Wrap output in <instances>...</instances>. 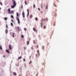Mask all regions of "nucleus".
I'll return each mask as SVG.
<instances>
[{
  "label": "nucleus",
  "instance_id": "obj_1",
  "mask_svg": "<svg viewBox=\"0 0 76 76\" xmlns=\"http://www.w3.org/2000/svg\"><path fill=\"white\" fill-rule=\"evenodd\" d=\"M12 2H13V5L11 6V8L13 9L15 8V7L16 5V1L14 0H12Z\"/></svg>",
  "mask_w": 76,
  "mask_h": 76
},
{
  "label": "nucleus",
  "instance_id": "obj_2",
  "mask_svg": "<svg viewBox=\"0 0 76 76\" xmlns=\"http://www.w3.org/2000/svg\"><path fill=\"white\" fill-rule=\"evenodd\" d=\"M45 19H44L43 20V18H42V20H41V27L42 28V24L43 23L42 22L43 21H45Z\"/></svg>",
  "mask_w": 76,
  "mask_h": 76
},
{
  "label": "nucleus",
  "instance_id": "obj_3",
  "mask_svg": "<svg viewBox=\"0 0 76 76\" xmlns=\"http://www.w3.org/2000/svg\"><path fill=\"white\" fill-rule=\"evenodd\" d=\"M22 15L23 18H25V17L24 12V11L22 12Z\"/></svg>",
  "mask_w": 76,
  "mask_h": 76
},
{
  "label": "nucleus",
  "instance_id": "obj_4",
  "mask_svg": "<svg viewBox=\"0 0 76 76\" xmlns=\"http://www.w3.org/2000/svg\"><path fill=\"white\" fill-rule=\"evenodd\" d=\"M18 18H18V17H17V18H16V19L17 20V21H18V24H20V20Z\"/></svg>",
  "mask_w": 76,
  "mask_h": 76
},
{
  "label": "nucleus",
  "instance_id": "obj_5",
  "mask_svg": "<svg viewBox=\"0 0 76 76\" xmlns=\"http://www.w3.org/2000/svg\"><path fill=\"white\" fill-rule=\"evenodd\" d=\"M27 15L26 17H28L29 15V10H28V9H27Z\"/></svg>",
  "mask_w": 76,
  "mask_h": 76
},
{
  "label": "nucleus",
  "instance_id": "obj_6",
  "mask_svg": "<svg viewBox=\"0 0 76 76\" xmlns=\"http://www.w3.org/2000/svg\"><path fill=\"white\" fill-rule=\"evenodd\" d=\"M8 13H10V8H8Z\"/></svg>",
  "mask_w": 76,
  "mask_h": 76
},
{
  "label": "nucleus",
  "instance_id": "obj_7",
  "mask_svg": "<svg viewBox=\"0 0 76 76\" xmlns=\"http://www.w3.org/2000/svg\"><path fill=\"white\" fill-rule=\"evenodd\" d=\"M33 30L34 31H35V32H37V30H36L35 28H33Z\"/></svg>",
  "mask_w": 76,
  "mask_h": 76
},
{
  "label": "nucleus",
  "instance_id": "obj_8",
  "mask_svg": "<svg viewBox=\"0 0 76 76\" xmlns=\"http://www.w3.org/2000/svg\"><path fill=\"white\" fill-rule=\"evenodd\" d=\"M17 28L18 29V31H20V27H18V26Z\"/></svg>",
  "mask_w": 76,
  "mask_h": 76
},
{
  "label": "nucleus",
  "instance_id": "obj_9",
  "mask_svg": "<svg viewBox=\"0 0 76 76\" xmlns=\"http://www.w3.org/2000/svg\"><path fill=\"white\" fill-rule=\"evenodd\" d=\"M9 48L11 50L12 49V46L11 45H9Z\"/></svg>",
  "mask_w": 76,
  "mask_h": 76
},
{
  "label": "nucleus",
  "instance_id": "obj_10",
  "mask_svg": "<svg viewBox=\"0 0 76 76\" xmlns=\"http://www.w3.org/2000/svg\"><path fill=\"white\" fill-rule=\"evenodd\" d=\"M37 53H38V55L39 56L40 55V54L39 53V50H37Z\"/></svg>",
  "mask_w": 76,
  "mask_h": 76
},
{
  "label": "nucleus",
  "instance_id": "obj_11",
  "mask_svg": "<svg viewBox=\"0 0 76 76\" xmlns=\"http://www.w3.org/2000/svg\"><path fill=\"white\" fill-rule=\"evenodd\" d=\"M18 12H17V17H16V18H18L19 17H18Z\"/></svg>",
  "mask_w": 76,
  "mask_h": 76
},
{
  "label": "nucleus",
  "instance_id": "obj_12",
  "mask_svg": "<svg viewBox=\"0 0 76 76\" xmlns=\"http://www.w3.org/2000/svg\"><path fill=\"white\" fill-rule=\"evenodd\" d=\"M4 19L5 20H7L8 19V18L7 17H5V18H4Z\"/></svg>",
  "mask_w": 76,
  "mask_h": 76
},
{
  "label": "nucleus",
  "instance_id": "obj_13",
  "mask_svg": "<svg viewBox=\"0 0 76 76\" xmlns=\"http://www.w3.org/2000/svg\"><path fill=\"white\" fill-rule=\"evenodd\" d=\"M5 32L6 33V34H7L8 32V31L7 29H6V30H5Z\"/></svg>",
  "mask_w": 76,
  "mask_h": 76
},
{
  "label": "nucleus",
  "instance_id": "obj_14",
  "mask_svg": "<svg viewBox=\"0 0 76 76\" xmlns=\"http://www.w3.org/2000/svg\"><path fill=\"white\" fill-rule=\"evenodd\" d=\"M48 5H46L45 7V9H48Z\"/></svg>",
  "mask_w": 76,
  "mask_h": 76
},
{
  "label": "nucleus",
  "instance_id": "obj_15",
  "mask_svg": "<svg viewBox=\"0 0 76 76\" xmlns=\"http://www.w3.org/2000/svg\"><path fill=\"white\" fill-rule=\"evenodd\" d=\"M14 13V11H11V12H10V13H11V14H12V13Z\"/></svg>",
  "mask_w": 76,
  "mask_h": 76
},
{
  "label": "nucleus",
  "instance_id": "obj_16",
  "mask_svg": "<svg viewBox=\"0 0 76 76\" xmlns=\"http://www.w3.org/2000/svg\"><path fill=\"white\" fill-rule=\"evenodd\" d=\"M32 17H33V15H32V14H31V15H30V18H31Z\"/></svg>",
  "mask_w": 76,
  "mask_h": 76
},
{
  "label": "nucleus",
  "instance_id": "obj_17",
  "mask_svg": "<svg viewBox=\"0 0 76 76\" xmlns=\"http://www.w3.org/2000/svg\"><path fill=\"white\" fill-rule=\"evenodd\" d=\"M29 41H27V45H29Z\"/></svg>",
  "mask_w": 76,
  "mask_h": 76
},
{
  "label": "nucleus",
  "instance_id": "obj_18",
  "mask_svg": "<svg viewBox=\"0 0 76 76\" xmlns=\"http://www.w3.org/2000/svg\"><path fill=\"white\" fill-rule=\"evenodd\" d=\"M6 52H7L8 53H10V52L8 50H6Z\"/></svg>",
  "mask_w": 76,
  "mask_h": 76
},
{
  "label": "nucleus",
  "instance_id": "obj_19",
  "mask_svg": "<svg viewBox=\"0 0 76 76\" xmlns=\"http://www.w3.org/2000/svg\"><path fill=\"white\" fill-rule=\"evenodd\" d=\"M22 58V57H20L18 58V59H20Z\"/></svg>",
  "mask_w": 76,
  "mask_h": 76
},
{
  "label": "nucleus",
  "instance_id": "obj_20",
  "mask_svg": "<svg viewBox=\"0 0 76 76\" xmlns=\"http://www.w3.org/2000/svg\"><path fill=\"white\" fill-rule=\"evenodd\" d=\"M11 18L12 19H13L14 17L13 15H11Z\"/></svg>",
  "mask_w": 76,
  "mask_h": 76
},
{
  "label": "nucleus",
  "instance_id": "obj_21",
  "mask_svg": "<svg viewBox=\"0 0 76 76\" xmlns=\"http://www.w3.org/2000/svg\"><path fill=\"white\" fill-rule=\"evenodd\" d=\"M35 20L36 21H37L38 20V18H37V17H36V18H35Z\"/></svg>",
  "mask_w": 76,
  "mask_h": 76
},
{
  "label": "nucleus",
  "instance_id": "obj_22",
  "mask_svg": "<svg viewBox=\"0 0 76 76\" xmlns=\"http://www.w3.org/2000/svg\"><path fill=\"white\" fill-rule=\"evenodd\" d=\"M11 26H13V23H11Z\"/></svg>",
  "mask_w": 76,
  "mask_h": 76
},
{
  "label": "nucleus",
  "instance_id": "obj_23",
  "mask_svg": "<svg viewBox=\"0 0 76 76\" xmlns=\"http://www.w3.org/2000/svg\"><path fill=\"white\" fill-rule=\"evenodd\" d=\"M15 33H13V34H12V37L14 38L15 37L14 36V34Z\"/></svg>",
  "mask_w": 76,
  "mask_h": 76
},
{
  "label": "nucleus",
  "instance_id": "obj_24",
  "mask_svg": "<svg viewBox=\"0 0 76 76\" xmlns=\"http://www.w3.org/2000/svg\"><path fill=\"white\" fill-rule=\"evenodd\" d=\"M24 30L25 31H27V29L26 28H24Z\"/></svg>",
  "mask_w": 76,
  "mask_h": 76
},
{
  "label": "nucleus",
  "instance_id": "obj_25",
  "mask_svg": "<svg viewBox=\"0 0 76 76\" xmlns=\"http://www.w3.org/2000/svg\"><path fill=\"white\" fill-rule=\"evenodd\" d=\"M0 50H2V48L1 47V46L0 45Z\"/></svg>",
  "mask_w": 76,
  "mask_h": 76
},
{
  "label": "nucleus",
  "instance_id": "obj_26",
  "mask_svg": "<svg viewBox=\"0 0 76 76\" xmlns=\"http://www.w3.org/2000/svg\"><path fill=\"white\" fill-rule=\"evenodd\" d=\"M24 37V36L23 35H22L21 36V37L22 38H23Z\"/></svg>",
  "mask_w": 76,
  "mask_h": 76
},
{
  "label": "nucleus",
  "instance_id": "obj_27",
  "mask_svg": "<svg viewBox=\"0 0 76 76\" xmlns=\"http://www.w3.org/2000/svg\"><path fill=\"white\" fill-rule=\"evenodd\" d=\"M0 4H1V6H3V4L1 2H0Z\"/></svg>",
  "mask_w": 76,
  "mask_h": 76
},
{
  "label": "nucleus",
  "instance_id": "obj_28",
  "mask_svg": "<svg viewBox=\"0 0 76 76\" xmlns=\"http://www.w3.org/2000/svg\"><path fill=\"white\" fill-rule=\"evenodd\" d=\"M43 28H44V29H46V26H44V27H43Z\"/></svg>",
  "mask_w": 76,
  "mask_h": 76
},
{
  "label": "nucleus",
  "instance_id": "obj_29",
  "mask_svg": "<svg viewBox=\"0 0 76 76\" xmlns=\"http://www.w3.org/2000/svg\"><path fill=\"white\" fill-rule=\"evenodd\" d=\"M14 74L15 75H17V74H16V73L15 72H14Z\"/></svg>",
  "mask_w": 76,
  "mask_h": 76
},
{
  "label": "nucleus",
  "instance_id": "obj_30",
  "mask_svg": "<svg viewBox=\"0 0 76 76\" xmlns=\"http://www.w3.org/2000/svg\"><path fill=\"white\" fill-rule=\"evenodd\" d=\"M25 3L26 5L27 4L26 3V1H25Z\"/></svg>",
  "mask_w": 76,
  "mask_h": 76
},
{
  "label": "nucleus",
  "instance_id": "obj_31",
  "mask_svg": "<svg viewBox=\"0 0 76 76\" xmlns=\"http://www.w3.org/2000/svg\"><path fill=\"white\" fill-rule=\"evenodd\" d=\"M35 7V5H33V8Z\"/></svg>",
  "mask_w": 76,
  "mask_h": 76
},
{
  "label": "nucleus",
  "instance_id": "obj_32",
  "mask_svg": "<svg viewBox=\"0 0 76 76\" xmlns=\"http://www.w3.org/2000/svg\"><path fill=\"white\" fill-rule=\"evenodd\" d=\"M45 19L46 20V21H48V18H46Z\"/></svg>",
  "mask_w": 76,
  "mask_h": 76
},
{
  "label": "nucleus",
  "instance_id": "obj_33",
  "mask_svg": "<svg viewBox=\"0 0 76 76\" xmlns=\"http://www.w3.org/2000/svg\"><path fill=\"white\" fill-rule=\"evenodd\" d=\"M44 48H45L44 46H43L42 47V49H44Z\"/></svg>",
  "mask_w": 76,
  "mask_h": 76
},
{
  "label": "nucleus",
  "instance_id": "obj_34",
  "mask_svg": "<svg viewBox=\"0 0 76 76\" xmlns=\"http://www.w3.org/2000/svg\"><path fill=\"white\" fill-rule=\"evenodd\" d=\"M37 48H38V47H39V46H38V45H37V46H36Z\"/></svg>",
  "mask_w": 76,
  "mask_h": 76
},
{
  "label": "nucleus",
  "instance_id": "obj_35",
  "mask_svg": "<svg viewBox=\"0 0 76 76\" xmlns=\"http://www.w3.org/2000/svg\"><path fill=\"white\" fill-rule=\"evenodd\" d=\"M23 5H21V8L22 9H23Z\"/></svg>",
  "mask_w": 76,
  "mask_h": 76
},
{
  "label": "nucleus",
  "instance_id": "obj_36",
  "mask_svg": "<svg viewBox=\"0 0 76 76\" xmlns=\"http://www.w3.org/2000/svg\"><path fill=\"white\" fill-rule=\"evenodd\" d=\"M6 28H8V26H7V24H6Z\"/></svg>",
  "mask_w": 76,
  "mask_h": 76
},
{
  "label": "nucleus",
  "instance_id": "obj_37",
  "mask_svg": "<svg viewBox=\"0 0 76 76\" xmlns=\"http://www.w3.org/2000/svg\"><path fill=\"white\" fill-rule=\"evenodd\" d=\"M38 10L39 11H40V9L39 8H38Z\"/></svg>",
  "mask_w": 76,
  "mask_h": 76
},
{
  "label": "nucleus",
  "instance_id": "obj_38",
  "mask_svg": "<svg viewBox=\"0 0 76 76\" xmlns=\"http://www.w3.org/2000/svg\"><path fill=\"white\" fill-rule=\"evenodd\" d=\"M31 63H32V62L31 61H30V63L29 64H30Z\"/></svg>",
  "mask_w": 76,
  "mask_h": 76
},
{
  "label": "nucleus",
  "instance_id": "obj_39",
  "mask_svg": "<svg viewBox=\"0 0 76 76\" xmlns=\"http://www.w3.org/2000/svg\"><path fill=\"white\" fill-rule=\"evenodd\" d=\"M40 6H41V8H42V5H41Z\"/></svg>",
  "mask_w": 76,
  "mask_h": 76
},
{
  "label": "nucleus",
  "instance_id": "obj_40",
  "mask_svg": "<svg viewBox=\"0 0 76 76\" xmlns=\"http://www.w3.org/2000/svg\"><path fill=\"white\" fill-rule=\"evenodd\" d=\"M38 75V73H37L36 74V76H37Z\"/></svg>",
  "mask_w": 76,
  "mask_h": 76
},
{
  "label": "nucleus",
  "instance_id": "obj_41",
  "mask_svg": "<svg viewBox=\"0 0 76 76\" xmlns=\"http://www.w3.org/2000/svg\"><path fill=\"white\" fill-rule=\"evenodd\" d=\"M23 60L24 61H26V60H25V59H23Z\"/></svg>",
  "mask_w": 76,
  "mask_h": 76
},
{
  "label": "nucleus",
  "instance_id": "obj_42",
  "mask_svg": "<svg viewBox=\"0 0 76 76\" xmlns=\"http://www.w3.org/2000/svg\"><path fill=\"white\" fill-rule=\"evenodd\" d=\"M11 21H12V22H13V20H11Z\"/></svg>",
  "mask_w": 76,
  "mask_h": 76
},
{
  "label": "nucleus",
  "instance_id": "obj_43",
  "mask_svg": "<svg viewBox=\"0 0 76 76\" xmlns=\"http://www.w3.org/2000/svg\"><path fill=\"white\" fill-rule=\"evenodd\" d=\"M33 43H34V44H35V43L34 42V41H33Z\"/></svg>",
  "mask_w": 76,
  "mask_h": 76
},
{
  "label": "nucleus",
  "instance_id": "obj_44",
  "mask_svg": "<svg viewBox=\"0 0 76 76\" xmlns=\"http://www.w3.org/2000/svg\"><path fill=\"white\" fill-rule=\"evenodd\" d=\"M26 49V48H25V47H24V49Z\"/></svg>",
  "mask_w": 76,
  "mask_h": 76
},
{
  "label": "nucleus",
  "instance_id": "obj_45",
  "mask_svg": "<svg viewBox=\"0 0 76 76\" xmlns=\"http://www.w3.org/2000/svg\"><path fill=\"white\" fill-rule=\"evenodd\" d=\"M37 54H36V57H37Z\"/></svg>",
  "mask_w": 76,
  "mask_h": 76
},
{
  "label": "nucleus",
  "instance_id": "obj_46",
  "mask_svg": "<svg viewBox=\"0 0 76 76\" xmlns=\"http://www.w3.org/2000/svg\"><path fill=\"white\" fill-rule=\"evenodd\" d=\"M31 49H32V50H33V48H31Z\"/></svg>",
  "mask_w": 76,
  "mask_h": 76
},
{
  "label": "nucleus",
  "instance_id": "obj_47",
  "mask_svg": "<svg viewBox=\"0 0 76 76\" xmlns=\"http://www.w3.org/2000/svg\"><path fill=\"white\" fill-rule=\"evenodd\" d=\"M5 56H3V57H4V58H5Z\"/></svg>",
  "mask_w": 76,
  "mask_h": 76
},
{
  "label": "nucleus",
  "instance_id": "obj_48",
  "mask_svg": "<svg viewBox=\"0 0 76 76\" xmlns=\"http://www.w3.org/2000/svg\"><path fill=\"white\" fill-rule=\"evenodd\" d=\"M31 56H30V57H29V58H31Z\"/></svg>",
  "mask_w": 76,
  "mask_h": 76
},
{
  "label": "nucleus",
  "instance_id": "obj_49",
  "mask_svg": "<svg viewBox=\"0 0 76 76\" xmlns=\"http://www.w3.org/2000/svg\"><path fill=\"white\" fill-rule=\"evenodd\" d=\"M24 67H26V65H25Z\"/></svg>",
  "mask_w": 76,
  "mask_h": 76
},
{
  "label": "nucleus",
  "instance_id": "obj_50",
  "mask_svg": "<svg viewBox=\"0 0 76 76\" xmlns=\"http://www.w3.org/2000/svg\"><path fill=\"white\" fill-rule=\"evenodd\" d=\"M18 76H20V75H19Z\"/></svg>",
  "mask_w": 76,
  "mask_h": 76
},
{
  "label": "nucleus",
  "instance_id": "obj_51",
  "mask_svg": "<svg viewBox=\"0 0 76 76\" xmlns=\"http://www.w3.org/2000/svg\"><path fill=\"white\" fill-rule=\"evenodd\" d=\"M41 13H42V12H41Z\"/></svg>",
  "mask_w": 76,
  "mask_h": 76
},
{
  "label": "nucleus",
  "instance_id": "obj_52",
  "mask_svg": "<svg viewBox=\"0 0 76 76\" xmlns=\"http://www.w3.org/2000/svg\"><path fill=\"white\" fill-rule=\"evenodd\" d=\"M54 5V6H56L55 5Z\"/></svg>",
  "mask_w": 76,
  "mask_h": 76
},
{
  "label": "nucleus",
  "instance_id": "obj_53",
  "mask_svg": "<svg viewBox=\"0 0 76 76\" xmlns=\"http://www.w3.org/2000/svg\"><path fill=\"white\" fill-rule=\"evenodd\" d=\"M14 1H15V0H14Z\"/></svg>",
  "mask_w": 76,
  "mask_h": 76
},
{
  "label": "nucleus",
  "instance_id": "obj_54",
  "mask_svg": "<svg viewBox=\"0 0 76 76\" xmlns=\"http://www.w3.org/2000/svg\"><path fill=\"white\" fill-rule=\"evenodd\" d=\"M26 76H27L26 75Z\"/></svg>",
  "mask_w": 76,
  "mask_h": 76
},
{
  "label": "nucleus",
  "instance_id": "obj_55",
  "mask_svg": "<svg viewBox=\"0 0 76 76\" xmlns=\"http://www.w3.org/2000/svg\"><path fill=\"white\" fill-rule=\"evenodd\" d=\"M30 1H31V0H30Z\"/></svg>",
  "mask_w": 76,
  "mask_h": 76
}]
</instances>
